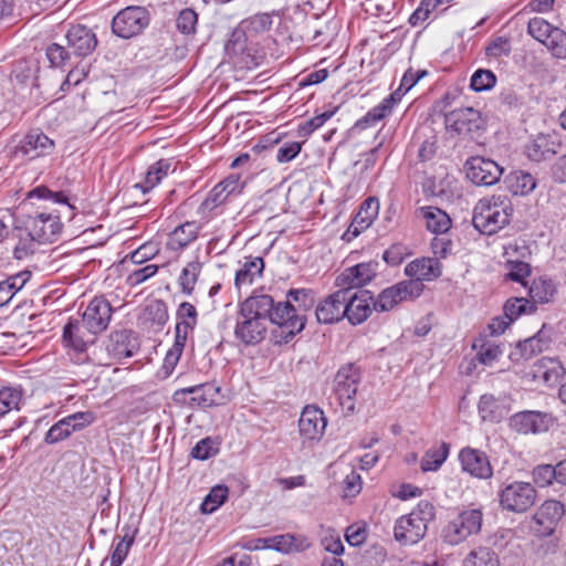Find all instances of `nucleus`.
Here are the masks:
<instances>
[{"label": "nucleus", "mask_w": 566, "mask_h": 566, "mask_svg": "<svg viewBox=\"0 0 566 566\" xmlns=\"http://www.w3.org/2000/svg\"><path fill=\"white\" fill-rule=\"evenodd\" d=\"M29 197L52 200L55 203L67 205L71 210L75 209V207L69 202V197L64 191H52L46 186H39L34 188L30 191Z\"/></svg>", "instance_id": "obj_57"}, {"label": "nucleus", "mask_w": 566, "mask_h": 566, "mask_svg": "<svg viewBox=\"0 0 566 566\" xmlns=\"http://www.w3.org/2000/svg\"><path fill=\"white\" fill-rule=\"evenodd\" d=\"M459 461L463 472L473 478L488 480L493 475V468L485 452L465 447L459 452Z\"/></svg>", "instance_id": "obj_18"}, {"label": "nucleus", "mask_w": 566, "mask_h": 566, "mask_svg": "<svg viewBox=\"0 0 566 566\" xmlns=\"http://www.w3.org/2000/svg\"><path fill=\"white\" fill-rule=\"evenodd\" d=\"M229 490L226 485H217L210 490L208 495L201 503L200 510L202 513H213L220 507L228 499Z\"/></svg>", "instance_id": "obj_49"}, {"label": "nucleus", "mask_w": 566, "mask_h": 566, "mask_svg": "<svg viewBox=\"0 0 566 566\" xmlns=\"http://www.w3.org/2000/svg\"><path fill=\"white\" fill-rule=\"evenodd\" d=\"M124 535L116 536L113 541V553L111 555V566H120L127 557V554L135 542L137 528L126 525L122 528Z\"/></svg>", "instance_id": "obj_36"}, {"label": "nucleus", "mask_w": 566, "mask_h": 566, "mask_svg": "<svg viewBox=\"0 0 566 566\" xmlns=\"http://www.w3.org/2000/svg\"><path fill=\"white\" fill-rule=\"evenodd\" d=\"M198 23V14L195 10L186 8L181 10L177 17L176 25L179 32L184 34H192L196 32Z\"/></svg>", "instance_id": "obj_59"}, {"label": "nucleus", "mask_w": 566, "mask_h": 566, "mask_svg": "<svg viewBox=\"0 0 566 566\" xmlns=\"http://www.w3.org/2000/svg\"><path fill=\"white\" fill-rule=\"evenodd\" d=\"M158 272V265L156 264H147L145 266L135 269L129 272V274L126 277V283L134 287L142 283H144L146 280L150 279Z\"/></svg>", "instance_id": "obj_60"}, {"label": "nucleus", "mask_w": 566, "mask_h": 566, "mask_svg": "<svg viewBox=\"0 0 566 566\" xmlns=\"http://www.w3.org/2000/svg\"><path fill=\"white\" fill-rule=\"evenodd\" d=\"M537 311V305L531 303L525 297H511L503 306V313L510 321L515 322L523 314H533Z\"/></svg>", "instance_id": "obj_45"}, {"label": "nucleus", "mask_w": 566, "mask_h": 566, "mask_svg": "<svg viewBox=\"0 0 566 566\" xmlns=\"http://www.w3.org/2000/svg\"><path fill=\"white\" fill-rule=\"evenodd\" d=\"M378 266L377 261L361 262L349 266L336 277L335 285L353 292L371 282L377 275Z\"/></svg>", "instance_id": "obj_14"}, {"label": "nucleus", "mask_w": 566, "mask_h": 566, "mask_svg": "<svg viewBox=\"0 0 566 566\" xmlns=\"http://www.w3.org/2000/svg\"><path fill=\"white\" fill-rule=\"evenodd\" d=\"M512 44L507 36H495L490 40L484 49L485 56L491 60H499L501 57H507L511 54Z\"/></svg>", "instance_id": "obj_48"}, {"label": "nucleus", "mask_w": 566, "mask_h": 566, "mask_svg": "<svg viewBox=\"0 0 566 566\" xmlns=\"http://www.w3.org/2000/svg\"><path fill=\"white\" fill-rule=\"evenodd\" d=\"M201 270L202 263L198 260V258L193 261L188 262L186 266L181 270L180 275L178 277V283L182 294H192L195 286L198 282L199 275L201 273Z\"/></svg>", "instance_id": "obj_42"}, {"label": "nucleus", "mask_w": 566, "mask_h": 566, "mask_svg": "<svg viewBox=\"0 0 566 566\" xmlns=\"http://www.w3.org/2000/svg\"><path fill=\"white\" fill-rule=\"evenodd\" d=\"M63 224L60 217L53 213H38L25 221L28 235L39 243L54 242L60 237Z\"/></svg>", "instance_id": "obj_11"}, {"label": "nucleus", "mask_w": 566, "mask_h": 566, "mask_svg": "<svg viewBox=\"0 0 566 566\" xmlns=\"http://www.w3.org/2000/svg\"><path fill=\"white\" fill-rule=\"evenodd\" d=\"M346 293L345 289L338 287L336 292L329 294L317 304L315 316L319 324L338 323L345 317Z\"/></svg>", "instance_id": "obj_19"}, {"label": "nucleus", "mask_w": 566, "mask_h": 566, "mask_svg": "<svg viewBox=\"0 0 566 566\" xmlns=\"http://www.w3.org/2000/svg\"><path fill=\"white\" fill-rule=\"evenodd\" d=\"M450 452V444L441 442L439 446L429 448L423 454L420 469L423 472L437 471L446 462Z\"/></svg>", "instance_id": "obj_41"}, {"label": "nucleus", "mask_w": 566, "mask_h": 566, "mask_svg": "<svg viewBox=\"0 0 566 566\" xmlns=\"http://www.w3.org/2000/svg\"><path fill=\"white\" fill-rule=\"evenodd\" d=\"M559 147L560 142L555 136L539 134L526 145L525 154L531 160L538 163L557 154Z\"/></svg>", "instance_id": "obj_32"}, {"label": "nucleus", "mask_w": 566, "mask_h": 566, "mask_svg": "<svg viewBox=\"0 0 566 566\" xmlns=\"http://www.w3.org/2000/svg\"><path fill=\"white\" fill-rule=\"evenodd\" d=\"M113 312L114 308L105 296H95L82 315V322L88 334L96 336L104 332L109 325Z\"/></svg>", "instance_id": "obj_13"}, {"label": "nucleus", "mask_w": 566, "mask_h": 566, "mask_svg": "<svg viewBox=\"0 0 566 566\" xmlns=\"http://www.w3.org/2000/svg\"><path fill=\"white\" fill-rule=\"evenodd\" d=\"M264 270V261L261 256L245 258V262L237 271L234 285L238 290L251 285L255 277L261 276Z\"/></svg>", "instance_id": "obj_35"}, {"label": "nucleus", "mask_w": 566, "mask_h": 566, "mask_svg": "<svg viewBox=\"0 0 566 566\" xmlns=\"http://www.w3.org/2000/svg\"><path fill=\"white\" fill-rule=\"evenodd\" d=\"M513 211L512 201L507 196L484 197L473 209V227L483 234L492 235L510 223Z\"/></svg>", "instance_id": "obj_3"}, {"label": "nucleus", "mask_w": 566, "mask_h": 566, "mask_svg": "<svg viewBox=\"0 0 566 566\" xmlns=\"http://www.w3.org/2000/svg\"><path fill=\"white\" fill-rule=\"evenodd\" d=\"M327 426V419L322 409L308 405L304 407L298 419V431L304 440L319 441Z\"/></svg>", "instance_id": "obj_20"}, {"label": "nucleus", "mask_w": 566, "mask_h": 566, "mask_svg": "<svg viewBox=\"0 0 566 566\" xmlns=\"http://www.w3.org/2000/svg\"><path fill=\"white\" fill-rule=\"evenodd\" d=\"M504 184L510 192L514 196H526L536 187L535 178L524 170H515L510 172Z\"/></svg>", "instance_id": "obj_37"}, {"label": "nucleus", "mask_w": 566, "mask_h": 566, "mask_svg": "<svg viewBox=\"0 0 566 566\" xmlns=\"http://www.w3.org/2000/svg\"><path fill=\"white\" fill-rule=\"evenodd\" d=\"M239 314L276 325L272 332L275 345L287 344L304 329L306 323L305 316L296 314V308L289 301L275 303L271 295L255 292L239 304Z\"/></svg>", "instance_id": "obj_2"}, {"label": "nucleus", "mask_w": 566, "mask_h": 566, "mask_svg": "<svg viewBox=\"0 0 566 566\" xmlns=\"http://www.w3.org/2000/svg\"><path fill=\"white\" fill-rule=\"evenodd\" d=\"M557 293V285L548 276H539L534 279L532 284L528 287V295L532 298L531 303L535 305L547 304L553 302L555 295Z\"/></svg>", "instance_id": "obj_33"}, {"label": "nucleus", "mask_w": 566, "mask_h": 566, "mask_svg": "<svg viewBox=\"0 0 566 566\" xmlns=\"http://www.w3.org/2000/svg\"><path fill=\"white\" fill-rule=\"evenodd\" d=\"M502 353L500 345L491 342H484L476 354V359L483 365H491L502 355Z\"/></svg>", "instance_id": "obj_64"}, {"label": "nucleus", "mask_w": 566, "mask_h": 566, "mask_svg": "<svg viewBox=\"0 0 566 566\" xmlns=\"http://www.w3.org/2000/svg\"><path fill=\"white\" fill-rule=\"evenodd\" d=\"M409 514L428 527L436 517V507L431 502L421 500Z\"/></svg>", "instance_id": "obj_62"}, {"label": "nucleus", "mask_w": 566, "mask_h": 566, "mask_svg": "<svg viewBox=\"0 0 566 566\" xmlns=\"http://www.w3.org/2000/svg\"><path fill=\"white\" fill-rule=\"evenodd\" d=\"M558 59H566V32L555 27L543 43Z\"/></svg>", "instance_id": "obj_52"}, {"label": "nucleus", "mask_w": 566, "mask_h": 566, "mask_svg": "<svg viewBox=\"0 0 566 566\" xmlns=\"http://www.w3.org/2000/svg\"><path fill=\"white\" fill-rule=\"evenodd\" d=\"M337 112V107L325 111L313 118L305 120L297 126V135L298 137H308L311 134H313L315 130L321 128L329 118L334 116V114Z\"/></svg>", "instance_id": "obj_51"}, {"label": "nucleus", "mask_w": 566, "mask_h": 566, "mask_svg": "<svg viewBox=\"0 0 566 566\" xmlns=\"http://www.w3.org/2000/svg\"><path fill=\"white\" fill-rule=\"evenodd\" d=\"M287 301L296 303L297 306L293 305L296 308V314L302 315L298 312H305L314 305V292L310 289H292L287 292Z\"/></svg>", "instance_id": "obj_53"}, {"label": "nucleus", "mask_w": 566, "mask_h": 566, "mask_svg": "<svg viewBox=\"0 0 566 566\" xmlns=\"http://www.w3.org/2000/svg\"><path fill=\"white\" fill-rule=\"evenodd\" d=\"M55 149V142L41 129H30L15 146L14 154L27 160L50 156Z\"/></svg>", "instance_id": "obj_10"}, {"label": "nucleus", "mask_w": 566, "mask_h": 566, "mask_svg": "<svg viewBox=\"0 0 566 566\" xmlns=\"http://www.w3.org/2000/svg\"><path fill=\"white\" fill-rule=\"evenodd\" d=\"M462 566H500V560L493 549L480 546L467 555Z\"/></svg>", "instance_id": "obj_46"}, {"label": "nucleus", "mask_w": 566, "mask_h": 566, "mask_svg": "<svg viewBox=\"0 0 566 566\" xmlns=\"http://www.w3.org/2000/svg\"><path fill=\"white\" fill-rule=\"evenodd\" d=\"M198 231L195 222H185L177 227L168 237L167 249L180 251L197 239Z\"/></svg>", "instance_id": "obj_39"}, {"label": "nucleus", "mask_w": 566, "mask_h": 566, "mask_svg": "<svg viewBox=\"0 0 566 566\" xmlns=\"http://www.w3.org/2000/svg\"><path fill=\"white\" fill-rule=\"evenodd\" d=\"M275 12L256 13L243 19L229 34L224 44L226 55L240 69L252 70L269 60L277 59V43L272 36L263 39V46L254 40L272 29Z\"/></svg>", "instance_id": "obj_1"}, {"label": "nucleus", "mask_w": 566, "mask_h": 566, "mask_svg": "<svg viewBox=\"0 0 566 566\" xmlns=\"http://www.w3.org/2000/svg\"><path fill=\"white\" fill-rule=\"evenodd\" d=\"M405 274L412 281H433L441 276L442 264L436 258L416 259L405 268Z\"/></svg>", "instance_id": "obj_29"}, {"label": "nucleus", "mask_w": 566, "mask_h": 566, "mask_svg": "<svg viewBox=\"0 0 566 566\" xmlns=\"http://www.w3.org/2000/svg\"><path fill=\"white\" fill-rule=\"evenodd\" d=\"M467 178L475 186L490 187L497 184L504 172L496 161L482 156H472L464 163Z\"/></svg>", "instance_id": "obj_9"}, {"label": "nucleus", "mask_w": 566, "mask_h": 566, "mask_svg": "<svg viewBox=\"0 0 566 566\" xmlns=\"http://www.w3.org/2000/svg\"><path fill=\"white\" fill-rule=\"evenodd\" d=\"M564 505L556 500L545 501L533 516L534 532L539 536L551 535L564 515Z\"/></svg>", "instance_id": "obj_22"}, {"label": "nucleus", "mask_w": 566, "mask_h": 566, "mask_svg": "<svg viewBox=\"0 0 566 566\" xmlns=\"http://www.w3.org/2000/svg\"><path fill=\"white\" fill-rule=\"evenodd\" d=\"M505 268L509 270L505 274L507 281L521 283L526 286V277L532 273L531 265L527 262L518 260H506Z\"/></svg>", "instance_id": "obj_50"}, {"label": "nucleus", "mask_w": 566, "mask_h": 566, "mask_svg": "<svg viewBox=\"0 0 566 566\" xmlns=\"http://www.w3.org/2000/svg\"><path fill=\"white\" fill-rule=\"evenodd\" d=\"M536 496V490L530 482L514 481L499 490L500 506L513 513L526 512L535 504Z\"/></svg>", "instance_id": "obj_5"}, {"label": "nucleus", "mask_w": 566, "mask_h": 566, "mask_svg": "<svg viewBox=\"0 0 566 566\" xmlns=\"http://www.w3.org/2000/svg\"><path fill=\"white\" fill-rule=\"evenodd\" d=\"M66 40L67 45L77 56L91 54L97 45L95 33L83 24L72 25L66 33Z\"/></svg>", "instance_id": "obj_28"}, {"label": "nucleus", "mask_w": 566, "mask_h": 566, "mask_svg": "<svg viewBox=\"0 0 566 566\" xmlns=\"http://www.w3.org/2000/svg\"><path fill=\"white\" fill-rule=\"evenodd\" d=\"M171 164L168 159H160L149 166L145 174L144 181L134 185L135 189H139L143 193L150 191L160 180L167 176Z\"/></svg>", "instance_id": "obj_40"}, {"label": "nucleus", "mask_w": 566, "mask_h": 566, "mask_svg": "<svg viewBox=\"0 0 566 566\" xmlns=\"http://www.w3.org/2000/svg\"><path fill=\"white\" fill-rule=\"evenodd\" d=\"M374 307V295L370 291L361 290L350 292L347 290L345 303V317L352 325L364 323L371 314Z\"/></svg>", "instance_id": "obj_17"}, {"label": "nucleus", "mask_w": 566, "mask_h": 566, "mask_svg": "<svg viewBox=\"0 0 566 566\" xmlns=\"http://www.w3.org/2000/svg\"><path fill=\"white\" fill-rule=\"evenodd\" d=\"M419 212L426 219L427 229L433 233H446L451 227L450 217L437 207H421Z\"/></svg>", "instance_id": "obj_38"}, {"label": "nucleus", "mask_w": 566, "mask_h": 566, "mask_svg": "<svg viewBox=\"0 0 566 566\" xmlns=\"http://www.w3.org/2000/svg\"><path fill=\"white\" fill-rule=\"evenodd\" d=\"M268 333L266 323L251 317L247 314H239L234 326V337L245 346L261 344Z\"/></svg>", "instance_id": "obj_21"}, {"label": "nucleus", "mask_w": 566, "mask_h": 566, "mask_svg": "<svg viewBox=\"0 0 566 566\" xmlns=\"http://www.w3.org/2000/svg\"><path fill=\"white\" fill-rule=\"evenodd\" d=\"M94 339L95 336L88 334L82 321L70 318L63 328L62 342L75 353H84Z\"/></svg>", "instance_id": "obj_27"}, {"label": "nucleus", "mask_w": 566, "mask_h": 566, "mask_svg": "<svg viewBox=\"0 0 566 566\" xmlns=\"http://www.w3.org/2000/svg\"><path fill=\"white\" fill-rule=\"evenodd\" d=\"M482 520L483 513L480 509L462 511L443 528V541L450 545H458L464 542L469 536L481 531Z\"/></svg>", "instance_id": "obj_6"}, {"label": "nucleus", "mask_w": 566, "mask_h": 566, "mask_svg": "<svg viewBox=\"0 0 566 566\" xmlns=\"http://www.w3.org/2000/svg\"><path fill=\"white\" fill-rule=\"evenodd\" d=\"M552 426L553 417L542 411L524 410L510 418L511 429L522 434L545 432Z\"/></svg>", "instance_id": "obj_15"}, {"label": "nucleus", "mask_w": 566, "mask_h": 566, "mask_svg": "<svg viewBox=\"0 0 566 566\" xmlns=\"http://www.w3.org/2000/svg\"><path fill=\"white\" fill-rule=\"evenodd\" d=\"M546 324H543L542 328L535 335L520 340L509 354L510 359L514 364H518L522 360H528L548 349L552 338L549 333L546 332Z\"/></svg>", "instance_id": "obj_16"}, {"label": "nucleus", "mask_w": 566, "mask_h": 566, "mask_svg": "<svg viewBox=\"0 0 566 566\" xmlns=\"http://www.w3.org/2000/svg\"><path fill=\"white\" fill-rule=\"evenodd\" d=\"M22 390L14 387H3L0 389V418L11 410H19L22 401Z\"/></svg>", "instance_id": "obj_47"}, {"label": "nucleus", "mask_w": 566, "mask_h": 566, "mask_svg": "<svg viewBox=\"0 0 566 566\" xmlns=\"http://www.w3.org/2000/svg\"><path fill=\"white\" fill-rule=\"evenodd\" d=\"M478 410L483 421L500 422L503 418L502 408L499 401L490 394H485L480 397Z\"/></svg>", "instance_id": "obj_44"}, {"label": "nucleus", "mask_w": 566, "mask_h": 566, "mask_svg": "<svg viewBox=\"0 0 566 566\" xmlns=\"http://www.w3.org/2000/svg\"><path fill=\"white\" fill-rule=\"evenodd\" d=\"M169 319L168 306L165 301L156 298L150 301L144 308L143 321L150 328L161 331Z\"/></svg>", "instance_id": "obj_34"}, {"label": "nucleus", "mask_w": 566, "mask_h": 566, "mask_svg": "<svg viewBox=\"0 0 566 566\" xmlns=\"http://www.w3.org/2000/svg\"><path fill=\"white\" fill-rule=\"evenodd\" d=\"M398 95L399 94L397 93H391L385 97L378 105L369 109L354 124L353 130H365L391 115L394 107L397 104Z\"/></svg>", "instance_id": "obj_31"}, {"label": "nucleus", "mask_w": 566, "mask_h": 566, "mask_svg": "<svg viewBox=\"0 0 566 566\" xmlns=\"http://www.w3.org/2000/svg\"><path fill=\"white\" fill-rule=\"evenodd\" d=\"M218 451L219 450L214 448V441L210 437H207L196 443L191 449L190 455L193 459L205 461L217 454Z\"/></svg>", "instance_id": "obj_61"}, {"label": "nucleus", "mask_w": 566, "mask_h": 566, "mask_svg": "<svg viewBox=\"0 0 566 566\" xmlns=\"http://www.w3.org/2000/svg\"><path fill=\"white\" fill-rule=\"evenodd\" d=\"M444 124L447 129L471 138L480 136L486 125L482 114L472 107L457 108L447 113Z\"/></svg>", "instance_id": "obj_7"}, {"label": "nucleus", "mask_w": 566, "mask_h": 566, "mask_svg": "<svg viewBox=\"0 0 566 566\" xmlns=\"http://www.w3.org/2000/svg\"><path fill=\"white\" fill-rule=\"evenodd\" d=\"M427 526L410 514L399 517L394 527V537L403 545H413L427 534Z\"/></svg>", "instance_id": "obj_26"}, {"label": "nucleus", "mask_w": 566, "mask_h": 566, "mask_svg": "<svg viewBox=\"0 0 566 566\" xmlns=\"http://www.w3.org/2000/svg\"><path fill=\"white\" fill-rule=\"evenodd\" d=\"M73 433V430L63 418L55 422L45 433L44 442L46 444H55L67 439Z\"/></svg>", "instance_id": "obj_58"}, {"label": "nucleus", "mask_w": 566, "mask_h": 566, "mask_svg": "<svg viewBox=\"0 0 566 566\" xmlns=\"http://www.w3.org/2000/svg\"><path fill=\"white\" fill-rule=\"evenodd\" d=\"M243 185L240 182V176L232 174L217 184L201 202V211H211L224 203L231 195L240 193Z\"/></svg>", "instance_id": "obj_25"}, {"label": "nucleus", "mask_w": 566, "mask_h": 566, "mask_svg": "<svg viewBox=\"0 0 566 566\" xmlns=\"http://www.w3.org/2000/svg\"><path fill=\"white\" fill-rule=\"evenodd\" d=\"M191 397L189 398V407H198L207 409L223 403L221 388L216 382H205L189 387Z\"/></svg>", "instance_id": "obj_30"}, {"label": "nucleus", "mask_w": 566, "mask_h": 566, "mask_svg": "<svg viewBox=\"0 0 566 566\" xmlns=\"http://www.w3.org/2000/svg\"><path fill=\"white\" fill-rule=\"evenodd\" d=\"M379 213V200L376 197H368L359 207V210L353 218L343 240L350 241L358 237L364 230L368 229Z\"/></svg>", "instance_id": "obj_24"}, {"label": "nucleus", "mask_w": 566, "mask_h": 566, "mask_svg": "<svg viewBox=\"0 0 566 566\" xmlns=\"http://www.w3.org/2000/svg\"><path fill=\"white\" fill-rule=\"evenodd\" d=\"M441 4H446L444 0H421L419 7L409 17V23L412 27L419 25Z\"/></svg>", "instance_id": "obj_55"}, {"label": "nucleus", "mask_w": 566, "mask_h": 566, "mask_svg": "<svg viewBox=\"0 0 566 566\" xmlns=\"http://www.w3.org/2000/svg\"><path fill=\"white\" fill-rule=\"evenodd\" d=\"M361 380L360 368L354 363H347L334 376L332 392L328 396L331 406H337L346 416L353 415L356 407V395Z\"/></svg>", "instance_id": "obj_4"}, {"label": "nucleus", "mask_w": 566, "mask_h": 566, "mask_svg": "<svg viewBox=\"0 0 566 566\" xmlns=\"http://www.w3.org/2000/svg\"><path fill=\"white\" fill-rule=\"evenodd\" d=\"M533 481L541 488L551 485L556 478V472L551 464H541L533 469Z\"/></svg>", "instance_id": "obj_63"}, {"label": "nucleus", "mask_w": 566, "mask_h": 566, "mask_svg": "<svg viewBox=\"0 0 566 566\" xmlns=\"http://www.w3.org/2000/svg\"><path fill=\"white\" fill-rule=\"evenodd\" d=\"M138 336L130 329L114 331L109 334L106 350L115 359L133 357L139 350Z\"/></svg>", "instance_id": "obj_23"}, {"label": "nucleus", "mask_w": 566, "mask_h": 566, "mask_svg": "<svg viewBox=\"0 0 566 566\" xmlns=\"http://www.w3.org/2000/svg\"><path fill=\"white\" fill-rule=\"evenodd\" d=\"M269 541L271 542L270 548L285 554L303 551L307 546L304 537L290 533L273 536Z\"/></svg>", "instance_id": "obj_43"}, {"label": "nucleus", "mask_w": 566, "mask_h": 566, "mask_svg": "<svg viewBox=\"0 0 566 566\" xmlns=\"http://www.w3.org/2000/svg\"><path fill=\"white\" fill-rule=\"evenodd\" d=\"M423 283L419 281L405 280L382 290L377 298L374 297V310L387 312L401 302L415 300L423 292Z\"/></svg>", "instance_id": "obj_8"}, {"label": "nucleus", "mask_w": 566, "mask_h": 566, "mask_svg": "<svg viewBox=\"0 0 566 566\" xmlns=\"http://www.w3.org/2000/svg\"><path fill=\"white\" fill-rule=\"evenodd\" d=\"M45 56L50 63V67L54 69H63L67 66L71 60L69 51L56 43H52L46 48Z\"/></svg>", "instance_id": "obj_54"}, {"label": "nucleus", "mask_w": 566, "mask_h": 566, "mask_svg": "<svg viewBox=\"0 0 566 566\" xmlns=\"http://www.w3.org/2000/svg\"><path fill=\"white\" fill-rule=\"evenodd\" d=\"M148 24L147 11L142 7H127L119 11L112 21L113 32L123 39H129Z\"/></svg>", "instance_id": "obj_12"}, {"label": "nucleus", "mask_w": 566, "mask_h": 566, "mask_svg": "<svg viewBox=\"0 0 566 566\" xmlns=\"http://www.w3.org/2000/svg\"><path fill=\"white\" fill-rule=\"evenodd\" d=\"M554 28L548 21L537 17L532 18L527 23L528 34L541 43L547 40Z\"/></svg>", "instance_id": "obj_56"}]
</instances>
